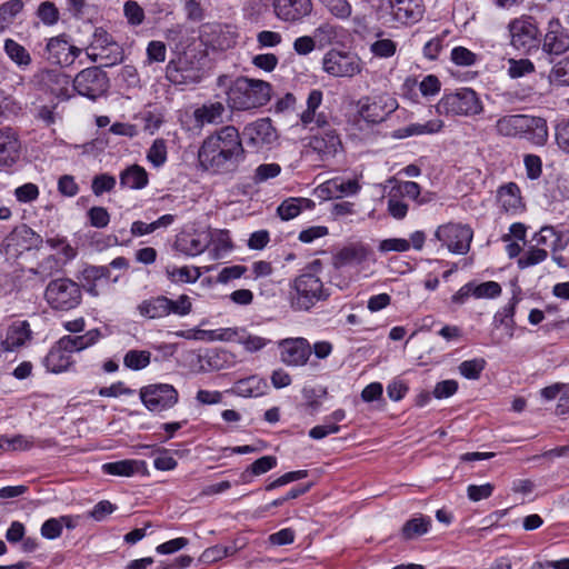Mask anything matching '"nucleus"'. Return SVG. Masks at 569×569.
Wrapping results in <instances>:
<instances>
[{
  "mask_svg": "<svg viewBox=\"0 0 569 569\" xmlns=\"http://www.w3.org/2000/svg\"><path fill=\"white\" fill-rule=\"evenodd\" d=\"M243 160L244 149L233 126H226L208 136L198 151L201 168L213 173H232Z\"/></svg>",
  "mask_w": 569,
  "mask_h": 569,
  "instance_id": "f257e3e1",
  "label": "nucleus"
},
{
  "mask_svg": "<svg viewBox=\"0 0 569 569\" xmlns=\"http://www.w3.org/2000/svg\"><path fill=\"white\" fill-rule=\"evenodd\" d=\"M271 99V84L259 79L238 78L228 92L233 109L248 110L267 104Z\"/></svg>",
  "mask_w": 569,
  "mask_h": 569,
  "instance_id": "f03ea898",
  "label": "nucleus"
},
{
  "mask_svg": "<svg viewBox=\"0 0 569 569\" xmlns=\"http://www.w3.org/2000/svg\"><path fill=\"white\" fill-rule=\"evenodd\" d=\"M328 297L329 291L321 279L310 272L298 276L291 286V307L298 311L310 310Z\"/></svg>",
  "mask_w": 569,
  "mask_h": 569,
  "instance_id": "7ed1b4c3",
  "label": "nucleus"
},
{
  "mask_svg": "<svg viewBox=\"0 0 569 569\" xmlns=\"http://www.w3.org/2000/svg\"><path fill=\"white\" fill-rule=\"evenodd\" d=\"M482 110V102L471 88H460L445 93L436 104L437 113L452 117H472L481 113Z\"/></svg>",
  "mask_w": 569,
  "mask_h": 569,
  "instance_id": "20e7f679",
  "label": "nucleus"
},
{
  "mask_svg": "<svg viewBox=\"0 0 569 569\" xmlns=\"http://www.w3.org/2000/svg\"><path fill=\"white\" fill-rule=\"evenodd\" d=\"M137 310L142 318L149 320L162 319L169 315L184 317L191 312L192 302L187 295L179 296L177 300L160 295L142 300Z\"/></svg>",
  "mask_w": 569,
  "mask_h": 569,
  "instance_id": "39448f33",
  "label": "nucleus"
},
{
  "mask_svg": "<svg viewBox=\"0 0 569 569\" xmlns=\"http://www.w3.org/2000/svg\"><path fill=\"white\" fill-rule=\"evenodd\" d=\"M44 299L51 309L69 311L80 306L82 290L78 282L69 278H58L47 284Z\"/></svg>",
  "mask_w": 569,
  "mask_h": 569,
  "instance_id": "423d86ee",
  "label": "nucleus"
},
{
  "mask_svg": "<svg viewBox=\"0 0 569 569\" xmlns=\"http://www.w3.org/2000/svg\"><path fill=\"white\" fill-rule=\"evenodd\" d=\"M435 238L451 253L466 254L470 250L473 230L468 224L449 222L436 229Z\"/></svg>",
  "mask_w": 569,
  "mask_h": 569,
  "instance_id": "0eeeda50",
  "label": "nucleus"
},
{
  "mask_svg": "<svg viewBox=\"0 0 569 569\" xmlns=\"http://www.w3.org/2000/svg\"><path fill=\"white\" fill-rule=\"evenodd\" d=\"M421 188L419 183L415 181H398L395 180V184L388 192V206L387 210L389 214L398 220L403 219L408 213V203L405 198L416 201L418 204L426 202L423 199H419Z\"/></svg>",
  "mask_w": 569,
  "mask_h": 569,
  "instance_id": "6e6552de",
  "label": "nucleus"
},
{
  "mask_svg": "<svg viewBox=\"0 0 569 569\" xmlns=\"http://www.w3.org/2000/svg\"><path fill=\"white\" fill-rule=\"evenodd\" d=\"M87 56L93 62L106 60L103 64L106 67L117 64L122 60L120 46L103 28H96L92 40L87 48Z\"/></svg>",
  "mask_w": 569,
  "mask_h": 569,
  "instance_id": "1a4fd4ad",
  "label": "nucleus"
},
{
  "mask_svg": "<svg viewBox=\"0 0 569 569\" xmlns=\"http://www.w3.org/2000/svg\"><path fill=\"white\" fill-rule=\"evenodd\" d=\"M72 88L80 96L96 100L107 92L109 78L107 73L98 67L86 68L74 77Z\"/></svg>",
  "mask_w": 569,
  "mask_h": 569,
  "instance_id": "9d476101",
  "label": "nucleus"
},
{
  "mask_svg": "<svg viewBox=\"0 0 569 569\" xmlns=\"http://www.w3.org/2000/svg\"><path fill=\"white\" fill-rule=\"evenodd\" d=\"M81 54V49L70 42L66 33L48 39L46 44V59L51 64L70 67Z\"/></svg>",
  "mask_w": 569,
  "mask_h": 569,
  "instance_id": "9b49d317",
  "label": "nucleus"
},
{
  "mask_svg": "<svg viewBox=\"0 0 569 569\" xmlns=\"http://www.w3.org/2000/svg\"><path fill=\"white\" fill-rule=\"evenodd\" d=\"M33 338L27 320H16L0 331V347L4 353L18 352L27 347Z\"/></svg>",
  "mask_w": 569,
  "mask_h": 569,
  "instance_id": "f8f14e48",
  "label": "nucleus"
},
{
  "mask_svg": "<svg viewBox=\"0 0 569 569\" xmlns=\"http://www.w3.org/2000/svg\"><path fill=\"white\" fill-rule=\"evenodd\" d=\"M508 29L513 48L523 51L537 48L539 30L531 17H521L512 20Z\"/></svg>",
  "mask_w": 569,
  "mask_h": 569,
  "instance_id": "ddd939ff",
  "label": "nucleus"
},
{
  "mask_svg": "<svg viewBox=\"0 0 569 569\" xmlns=\"http://www.w3.org/2000/svg\"><path fill=\"white\" fill-rule=\"evenodd\" d=\"M140 398L149 410L162 411L177 403L178 392L171 385H151L141 389Z\"/></svg>",
  "mask_w": 569,
  "mask_h": 569,
  "instance_id": "4468645a",
  "label": "nucleus"
},
{
  "mask_svg": "<svg viewBox=\"0 0 569 569\" xmlns=\"http://www.w3.org/2000/svg\"><path fill=\"white\" fill-rule=\"evenodd\" d=\"M210 229H190L179 232L174 240V249L186 256L194 257L210 247Z\"/></svg>",
  "mask_w": 569,
  "mask_h": 569,
  "instance_id": "2eb2a0df",
  "label": "nucleus"
},
{
  "mask_svg": "<svg viewBox=\"0 0 569 569\" xmlns=\"http://www.w3.org/2000/svg\"><path fill=\"white\" fill-rule=\"evenodd\" d=\"M21 156L18 133L10 127L0 128V171L17 164Z\"/></svg>",
  "mask_w": 569,
  "mask_h": 569,
  "instance_id": "dca6fc26",
  "label": "nucleus"
},
{
  "mask_svg": "<svg viewBox=\"0 0 569 569\" xmlns=\"http://www.w3.org/2000/svg\"><path fill=\"white\" fill-rule=\"evenodd\" d=\"M397 103L392 99L385 100L379 98H366L358 101V114L371 123H379L383 121L388 114L396 110Z\"/></svg>",
  "mask_w": 569,
  "mask_h": 569,
  "instance_id": "f3484780",
  "label": "nucleus"
},
{
  "mask_svg": "<svg viewBox=\"0 0 569 569\" xmlns=\"http://www.w3.org/2000/svg\"><path fill=\"white\" fill-rule=\"evenodd\" d=\"M282 362L288 366H303L311 355V346L305 338H288L280 342Z\"/></svg>",
  "mask_w": 569,
  "mask_h": 569,
  "instance_id": "a211bd4d",
  "label": "nucleus"
},
{
  "mask_svg": "<svg viewBox=\"0 0 569 569\" xmlns=\"http://www.w3.org/2000/svg\"><path fill=\"white\" fill-rule=\"evenodd\" d=\"M519 139H523L538 148L545 147L549 140L547 120L543 117L525 114Z\"/></svg>",
  "mask_w": 569,
  "mask_h": 569,
  "instance_id": "6ab92c4d",
  "label": "nucleus"
},
{
  "mask_svg": "<svg viewBox=\"0 0 569 569\" xmlns=\"http://www.w3.org/2000/svg\"><path fill=\"white\" fill-rule=\"evenodd\" d=\"M388 6L395 21L410 26L417 23L423 16L425 7L422 0H389Z\"/></svg>",
  "mask_w": 569,
  "mask_h": 569,
  "instance_id": "aec40b11",
  "label": "nucleus"
},
{
  "mask_svg": "<svg viewBox=\"0 0 569 569\" xmlns=\"http://www.w3.org/2000/svg\"><path fill=\"white\" fill-rule=\"evenodd\" d=\"M365 46L375 58L388 59L396 54L398 44L381 28H375L362 36Z\"/></svg>",
  "mask_w": 569,
  "mask_h": 569,
  "instance_id": "412c9836",
  "label": "nucleus"
},
{
  "mask_svg": "<svg viewBox=\"0 0 569 569\" xmlns=\"http://www.w3.org/2000/svg\"><path fill=\"white\" fill-rule=\"evenodd\" d=\"M272 7L278 19L286 22H296L310 14L311 0H273Z\"/></svg>",
  "mask_w": 569,
  "mask_h": 569,
  "instance_id": "4be33fe9",
  "label": "nucleus"
},
{
  "mask_svg": "<svg viewBox=\"0 0 569 569\" xmlns=\"http://www.w3.org/2000/svg\"><path fill=\"white\" fill-rule=\"evenodd\" d=\"M322 64L323 70L335 77H352L355 71L353 57L336 49L326 53Z\"/></svg>",
  "mask_w": 569,
  "mask_h": 569,
  "instance_id": "5701e85b",
  "label": "nucleus"
},
{
  "mask_svg": "<svg viewBox=\"0 0 569 569\" xmlns=\"http://www.w3.org/2000/svg\"><path fill=\"white\" fill-rule=\"evenodd\" d=\"M542 50L548 54L555 56H560L569 50V34L558 20L549 22L548 31L542 42Z\"/></svg>",
  "mask_w": 569,
  "mask_h": 569,
  "instance_id": "b1692460",
  "label": "nucleus"
},
{
  "mask_svg": "<svg viewBox=\"0 0 569 569\" xmlns=\"http://www.w3.org/2000/svg\"><path fill=\"white\" fill-rule=\"evenodd\" d=\"M166 77L173 84H194L200 81L199 69L192 67L186 59L170 61L166 68Z\"/></svg>",
  "mask_w": 569,
  "mask_h": 569,
  "instance_id": "393cba45",
  "label": "nucleus"
},
{
  "mask_svg": "<svg viewBox=\"0 0 569 569\" xmlns=\"http://www.w3.org/2000/svg\"><path fill=\"white\" fill-rule=\"evenodd\" d=\"M243 328H223L219 330H186L178 331L176 335L186 339L193 340H220V341H236L239 343L240 336Z\"/></svg>",
  "mask_w": 569,
  "mask_h": 569,
  "instance_id": "a878e982",
  "label": "nucleus"
},
{
  "mask_svg": "<svg viewBox=\"0 0 569 569\" xmlns=\"http://www.w3.org/2000/svg\"><path fill=\"white\" fill-rule=\"evenodd\" d=\"M103 337L100 329L88 330L81 336H63L60 340V347L67 349L70 353L80 352L94 346Z\"/></svg>",
  "mask_w": 569,
  "mask_h": 569,
  "instance_id": "bb28decb",
  "label": "nucleus"
},
{
  "mask_svg": "<svg viewBox=\"0 0 569 569\" xmlns=\"http://www.w3.org/2000/svg\"><path fill=\"white\" fill-rule=\"evenodd\" d=\"M309 148L319 154L321 159L335 156L341 148V141L333 131H328L311 138Z\"/></svg>",
  "mask_w": 569,
  "mask_h": 569,
  "instance_id": "cd10ccee",
  "label": "nucleus"
},
{
  "mask_svg": "<svg viewBox=\"0 0 569 569\" xmlns=\"http://www.w3.org/2000/svg\"><path fill=\"white\" fill-rule=\"evenodd\" d=\"M110 269L107 266H86L78 279L82 282L84 290L93 297L99 296L98 281L109 279Z\"/></svg>",
  "mask_w": 569,
  "mask_h": 569,
  "instance_id": "c85d7f7f",
  "label": "nucleus"
},
{
  "mask_svg": "<svg viewBox=\"0 0 569 569\" xmlns=\"http://www.w3.org/2000/svg\"><path fill=\"white\" fill-rule=\"evenodd\" d=\"M246 130L250 141L256 146L270 144L277 139V131L268 118L257 120L248 126Z\"/></svg>",
  "mask_w": 569,
  "mask_h": 569,
  "instance_id": "c756f323",
  "label": "nucleus"
},
{
  "mask_svg": "<svg viewBox=\"0 0 569 569\" xmlns=\"http://www.w3.org/2000/svg\"><path fill=\"white\" fill-rule=\"evenodd\" d=\"M43 363L49 371L59 373L68 370L73 365V360L71 353L61 348L60 340H58L46 356Z\"/></svg>",
  "mask_w": 569,
  "mask_h": 569,
  "instance_id": "7c9ffc66",
  "label": "nucleus"
},
{
  "mask_svg": "<svg viewBox=\"0 0 569 569\" xmlns=\"http://www.w3.org/2000/svg\"><path fill=\"white\" fill-rule=\"evenodd\" d=\"M224 111L223 103L219 101L204 103L193 111V118L199 127L218 124L222 122Z\"/></svg>",
  "mask_w": 569,
  "mask_h": 569,
  "instance_id": "2f4dec72",
  "label": "nucleus"
},
{
  "mask_svg": "<svg viewBox=\"0 0 569 569\" xmlns=\"http://www.w3.org/2000/svg\"><path fill=\"white\" fill-rule=\"evenodd\" d=\"M120 186L128 189H143L148 182V173L144 168L138 164H131L120 172Z\"/></svg>",
  "mask_w": 569,
  "mask_h": 569,
  "instance_id": "473e14b6",
  "label": "nucleus"
},
{
  "mask_svg": "<svg viewBox=\"0 0 569 569\" xmlns=\"http://www.w3.org/2000/svg\"><path fill=\"white\" fill-rule=\"evenodd\" d=\"M46 82L51 92L57 97L62 99L71 97V92L73 91L72 80L68 74L56 70L48 71L46 73Z\"/></svg>",
  "mask_w": 569,
  "mask_h": 569,
  "instance_id": "72a5a7b5",
  "label": "nucleus"
},
{
  "mask_svg": "<svg viewBox=\"0 0 569 569\" xmlns=\"http://www.w3.org/2000/svg\"><path fill=\"white\" fill-rule=\"evenodd\" d=\"M498 202L505 211H517L522 207L520 189L517 183L509 182L501 186L497 192Z\"/></svg>",
  "mask_w": 569,
  "mask_h": 569,
  "instance_id": "f704fd0d",
  "label": "nucleus"
},
{
  "mask_svg": "<svg viewBox=\"0 0 569 569\" xmlns=\"http://www.w3.org/2000/svg\"><path fill=\"white\" fill-rule=\"evenodd\" d=\"M525 113L507 114L499 118L496 122L497 134L505 138L519 139Z\"/></svg>",
  "mask_w": 569,
  "mask_h": 569,
  "instance_id": "c9c22d12",
  "label": "nucleus"
},
{
  "mask_svg": "<svg viewBox=\"0 0 569 569\" xmlns=\"http://www.w3.org/2000/svg\"><path fill=\"white\" fill-rule=\"evenodd\" d=\"M101 468L107 475L131 477L141 468H146V462L140 460H120L107 462Z\"/></svg>",
  "mask_w": 569,
  "mask_h": 569,
  "instance_id": "e433bc0d",
  "label": "nucleus"
},
{
  "mask_svg": "<svg viewBox=\"0 0 569 569\" xmlns=\"http://www.w3.org/2000/svg\"><path fill=\"white\" fill-rule=\"evenodd\" d=\"M443 121L440 119L429 120L425 123H410L397 131L398 138H407L411 136L433 134L441 131Z\"/></svg>",
  "mask_w": 569,
  "mask_h": 569,
  "instance_id": "4c0bfd02",
  "label": "nucleus"
},
{
  "mask_svg": "<svg viewBox=\"0 0 569 569\" xmlns=\"http://www.w3.org/2000/svg\"><path fill=\"white\" fill-rule=\"evenodd\" d=\"M431 527V520L426 516L413 517L405 522L401 528V538L403 540H413L426 535Z\"/></svg>",
  "mask_w": 569,
  "mask_h": 569,
  "instance_id": "58836bf2",
  "label": "nucleus"
},
{
  "mask_svg": "<svg viewBox=\"0 0 569 569\" xmlns=\"http://www.w3.org/2000/svg\"><path fill=\"white\" fill-rule=\"evenodd\" d=\"M313 202L307 198H288L281 202L277 212L282 220H291L300 214L302 209H310Z\"/></svg>",
  "mask_w": 569,
  "mask_h": 569,
  "instance_id": "ea45409f",
  "label": "nucleus"
},
{
  "mask_svg": "<svg viewBox=\"0 0 569 569\" xmlns=\"http://www.w3.org/2000/svg\"><path fill=\"white\" fill-rule=\"evenodd\" d=\"M212 247L209 251L213 260L222 258L224 254L230 252L233 248L231 237L228 230H211V243Z\"/></svg>",
  "mask_w": 569,
  "mask_h": 569,
  "instance_id": "a19ab883",
  "label": "nucleus"
},
{
  "mask_svg": "<svg viewBox=\"0 0 569 569\" xmlns=\"http://www.w3.org/2000/svg\"><path fill=\"white\" fill-rule=\"evenodd\" d=\"M322 191H326L330 198H342L353 194L356 192V180L335 178L323 183Z\"/></svg>",
  "mask_w": 569,
  "mask_h": 569,
  "instance_id": "79ce46f5",
  "label": "nucleus"
},
{
  "mask_svg": "<svg viewBox=\"0 0 569 569\" xmlns=\"http://www.w3.org/2000/svg\"><path fill=\"white\" fill-rule=\"evenodd\" d=\"M174 219H176V217L173 214L168 213V214L161 216L159 219H157L156 221H153L151 223H146L143 221H134L131 224L130 231H131L132 236L141 237L144 234L152 233L158 229L167 228V227L171 226L174 222Z\"/></svg>",
  "mask_w": 569,
  "mask_h": 569,
  "instance_id": "37998d69",
  "label": "nucleus"
},
{
  "mask_svg": "<svg viewBox=\"0 0 569 569\" xmlns=\"http://www.w3.org/2000/svg\"><path fill=\"white\" fill-rule=\"evenodd\" d=\"M264 382L257 376L240 379L234 383L233 390L240 397H257L263 391Z\"/></svg>",
  "mask_w": 569,
  "mask_h": 569,
  "instance_id": "c03bdc74",
  "label": "nucleus"
},
{
  "mask_svg": "<svg viewBox=\"0 0 569 569\" xmlns=\"http://www.w3.org/2000/svg\"><path fill=\"white\" fill-rule=\"evenodd\" d=\"M166 274L168 279L172 282H184L192 283L196 282L200 277L201 272L197 267H167Z\"/></svg>",
  "mask_w": 569,
  "mask_h": 569,
  "instance_id": "a18cd8bd",
  "label": "nucleus"
},
{
  "mask_svg": "<svg viewBox=\"0 0 569 569\" xmlns=\"http://www.w3.org/2000/svg\"><path fill=\"white\" fill-rule=\"evenodd\" d=\"M519 300L520 299L517 296H513L505 307L497 311L493 318L495 325L499 323L501 326H506L509 329V338H512L513 336V317L516 313V306Z\"/></svg>",
  "mask_w": 569,
  "mask_h": 569,
  "instance_id": "49530a36",
  "label": "nucleus"
},
{
  "mask_svg": "<svg viewBox=\"0 0 569 569\" xmlns=\"http://www.w3.org/2000/svg\"><path fill=\"white\" fill-rule=\"evenodd\" d=\"M4 51L8 57L19 67H28L31 63L30 53L23 46L13 39H7L4 41Z\"/></svg>",
  "mask_w": 569,
  "mask_h": 569,
  "instance_id": "de8ad7c7",
  "label": "nucleus"
},
{
  "mask_svg": "<svg viewBox=\"0 0 569 569\" xmlns=\"http://www.w3.org/2000/svg\"><path fill=\"white\" fill-rule=\"evenodd\" d=\"M305 406L310 413L316 412L322 400L327 397V389L323 387H305L302 389Z\"/></svg>",
  "mask_w": 569,
  "mask_h": 569,
  "instance_id": "09e8293b",
  "label": "nucleus"
},
{
  "mask_svg": "<svg viewBox=\"0 0 569 569\" xmlns=\"http://www.w3.org/2000/svg\"><path fill=\"white\" fill-rule=\"evenodd\" d=\"M37 18L48 27H52L60 20V11L58 7L49 0L40 2L36 10Z\"/></svg>",
  "mask_w": 569,
  "mask_h": 569,
  "instance_id": "8fccbe9b",
  "label": "nucleus"
},
{
  "mask_svg": "<svg viewBox=\"0 0 569 569\" xmlns=\"http://www.w3.org/2000/svg\"><path fill=\"white\" fill-rule=\"evenodd\" d=\"M22 0H9L0 6V30H3L23 10Z\"/></svg>",
  "mask_w": 569,
  "mask_h": 569,
  "instance_id": "3c124183",
  "label": "nucleus"
},
{
  "mask_svg": "<svg viewBox=\"0 0 569 569\" xmlns=\"http://www.w3.org/2000/svg\"><path fill=\"white\" fill-rule=\"evenodd\" d=\"M151 352L148 350H129L123 357V365L131 370H141L150 363Z\"/></svg>",
  "mask_w": 569,
  "mask_h": 569,
  "instance_id": "603ef678",
  "label": "nucleus"
},
{
  "mask_svg": "<svg viewBox=\"0 0 569 569\" xmlns=\"http://www.w3.org/2000/svg\"><path fill=\"white\" fill-rule=\"evenodd\" d=\"M507 63V73L511 79L522 78L535 72V64L529 59L510 58L508 59Z\"/></svg>",
  "mask_w": 569,
  "mask_h": 569,
  "instance_id": "864d4df0",
  "label": "nucleus"
},
{
  "mask_svg": "<svg viewBox=\"0 0 569 569\" xmlns=\"http://www.w3.org/2000/svg\"><path fill=\"white\" fill-rule=\"evenodd\" d=\"M486 360L483 358H475L462 361L458 370L462 377L469 380H477L480 378L481 372L486 368Z\"/></svg>",
  "mask_w": 569,
  "mask_h": 569,
  "instance_id": "5fc2aeb1",
  "label": "nucleus"
},
{
  "mask_svg": "<svg viewBox=\"0 0 569 569\" xmlns=\"http://www.w3.org/2000/svg\"><path fill=\"white\" fill-rule=\"evenodd\" d=\"M277 466V458L274 456H263L252 462L246 471L242 473V479L246 481L248 475L250 476H260L269 470L273 469Z\"/></svg>",
  "mask_w": 569,
  "mask_h": 569,
  "instance_id": "6e6d98bb",
  "label": "nucleus"
},
{
  "mask_svg": "<svg viewBox=\"0 0 569 569\" xmlns=\"http://www.w3.org/2000/svg\"><path fill=\"white\" fill-rule=\"evenodd\" d=\"M338 33L339 30L335 26L322 23L313 31L312 37L319 48H325L336 40Z\"/></svg>",
  "mask_w": 569,
  "mask_h": 569,
  "instance_id": "4d7b16f0",
  "label": "nucleus"
},
{
  "mask_svg": "<svg viewBox=\"0 0 569 569\" xmlns=\"http://www.w3.org/2000/svg\"><path fill=\"white\" fill-rule=\"evenodd\" d=\"M117 184V180L109 173H100L92 178L91 190L97 197L102 196L104 192H111Z\"/></svg>",
  "mask_w": 569,
  "mask_h": 569,
  "instance_id": "13d9d810",
  "label": "nucleus"
},
{
  "mask_svg": "<svg viewBox=\"0 0 569 569\" xmlns=\"http://www.w3.org/2000/svg\"><path fill=\"white\" fill-rule=\"evenodd\" d=\"M548 257V252L545 249L538 247H530L519 259L518 267L526 269L536 266L545 261Z\"/></svg>",
  "mask_w": 569,
  "mask_h": 569,
  "instance_id": "bf43d9fd",
  "label": "nucleus"
},
{
  "mask_svg": "<svg viewBox=\"0 0 569 569\" xmlns=\"http://www.w3.org/2000/svg\"><path fill=\"white\" fill-rule=\"evenodd\" d=\"M356 261V247L353 244L339 249L332 257V264L341 270L351 267Z\"/></svg>",
  "mask_w": 569,
  "mask_h": 569,
  "instance_id": "052dcab7",
  "label": "nucleus"
},
{
  "mask_svg": "<svg viewBox=\"0 0 569 569\" xmlns=\"http://www.w3.org/2000/svg\"><path fill=\"white\" fill-rule=\"evenodd\" d=\"M147 159L159 168L167 161V144L163 139H156L148 150Z\"/></svg>",
  "mask_w": 569,
  "mask_h": 569,
  "instance_id": "680f3d73",
  "label": "nucleus"
},
{
  "mask_svg": "<svg viewBox=\"0 0 569 569\" xmlns=\"http://www.w3.org/2000/svg\"><path fill=\"white\" fill-rule=\"evenodd\" d=\"M270 342L269 339L251 335L244 328L242 329V333L239 339V343L248 352H257L263 349Z\"/></svg>",
  "mask_w": 569,
  "mask_h": 569,
  "instance_id": "e2e57ef3",
  "label": "nucleus"
},
{
  "mask_svg": "<svg viewBox=\"0 0 569 569\" xmlns=\"http://www.w3.org/2000/svg\"><path fill=\"white\" fill-rule=\"evenodd\" d=\"M123 14L130 26H140L146 18L142 7L133 0H128L123 6Z\"/></svg>",
  "mask_w": 569,
  "mask_h": 569,
  "instance_id": "0e129e2a",
  "label": "nucleus"
},
{
  "mask_svg": "<svg viewBox=\"0 0 569 569\" xmlns=\"http://www.w3.org/2000/svg\"><path fill=\"white\" fill-rule=\"evenodd\" d=\"M266 11L267 4L262 0H249L242 7L243 18L250 22H258Z\"/></svg>",
  "mask_w": 569,
  "mask_h": 569,
  "instance_id": "69168bd1",
  "label": "nucleus"
},
{
  "mask_svg": "<svg viewBox=\"0 0 569 569\" xmlns=\"http://www.w3.org/2000/svg\"><path fill=\"white\" fill-rule=\"evenodd\" d=\"M446 37H447V31L428 40L422 48L423 57L430 61L437 60L439 57V53L441 52V50L445 47Z\"/></svg>",
  "mask_w": 569,
  "mask_h": 569,
  "instance_id": "338daca9",
  "label": "nucleus"
},
{
  "mask_svg": "<svg viewBox=\"0 0 569 569\" xmlns=\"http://www.w3.org/2000/svg\"><path fill=\"white\" fill-rule=\"evenodd\" d=\"M555 140L558 148L569 154V118L560 120L555 126Z\"/></svg>",
  "mask_w": 569,
  "mask_h": 569,
  "instance_id": "774afa93",
  "label": "nucleus"
}]
</instances>
